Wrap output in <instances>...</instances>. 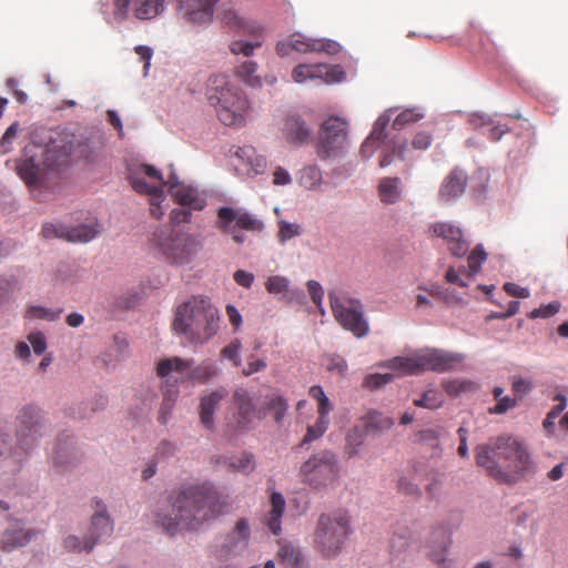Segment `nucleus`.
<instances>
[{"label":"nucleus","instance_id":"1","mask_svg":"<svg viewBox=\"0 0 568 568\" xmlns=\"http://www.w3.org/2000/svg\"><path fill=\"white\" fill-rule=\"evenodd\" d=\"M226 507L225 498L213 484L190 485L172 498L170 513L158 514L155 524L174 536L184 530H197L204 523L219 517Z\"/></svg>","mask_w":568,"mask_h":568},{"label":"nucleus","instance_id":"2","mask_svg":"<svg viewBox=\"0 0 568 568\" xmlns=\"http://www.w3.org/2000/svg\"><path fill=\"white\" fill-rule=\"evenodd\" d=\"M476 465L500 484L514 485L537 471L528 445L518 437L501 435L475 447Z\"/></svg>","mask_w":568,"mask_h":568},{"label":"nucleus","instance_id":"3","mask_svg":"<svg viewBox=\"0 0 568 568\" xmlns=\"http://www.w3.org/2000/svg\"><path fill=\"white\" fill-rule=\"evenodd\" d=\"M129 181L136 193L149 196L150 212L156 220H160L165 212L162 207V203L166 200L163 186H168L170 195L181 206L201 211L206 205V199L197 187L180 181L174 172H170L164 181L162 173L150 164H140L131 169Z\"/></svg>","mask_w":568,"mask_h":568},{"label":"nucleus","instance_id":"4","mask_svg":"<svg viewBox=\"0 0 568 568\" xmlns=\"http://www.w3.org/2000/svg\"><path fill=\"white\" fill-rule=\"evenodd\" d=\"M68 158L65 144H26L16 171L33 193L58 176Z\"/></svg>","mask_w":568,"mask_h":568},{"label":"nucleus","instance_id":"5","mask_svg":"<svg viewBox=\"0 0 568 568\" xmlns=\"http://www.w3.org/2000/svg\"><path fill=\"white\" fill-rule=\"evenodd\" d=\"M219 322L216 307L207 297L197 295L178 306L172 327L190 343L203 344L217 333Z\"/></svg>","mask_w":568,"mask_h":568},{"label":"nucleus","instance_id":"6","mask_svg":"<svg viewBox=\"0 0 568 568\" xmlns=\"http://www.w3.org/2000/svg\"><path fill=\"white\" fill-rule=\"evenodd\" d=\"M207 100L214 106L220 121L227 126H242L250 112L246 97L223 74L209 80Z\"/></svg>","mask_w":568,"mask_h":568},{"label":"nucleus","instance_id":"7","mask_svg":"<svg viewBox=\"0 0 568 568\" xmlns=\"http://www.w3.org/2000/svg\"><path fill=\"white\" fill-rule=\"evenodd\" d=\"M193 359H183L174 356L164 358L156 364V375L162 379L163 405L173 403L179 395V379H173L172 373H184L181 382L206 383L216 375V368L212 363L204 362L196 367H192Z\"/></svg>","mask_w":568,"mask_h":568},{"label":"nucleus","instance_id":"8","mask_svg":"<svg viewBox=\"0 0 568 568\" xmlns=\"http://www.w3.org/2000/svg\"><path fill=\"white\" fill-rule=\"evenodd\" d=\"M352 532L351 516L344 509L320 515L313 535L314 549L323 558H335Z\"/></svg>","mask_w":568,"mask_h":568},{"label":"nucleus","instance_id":"9","mask_svg":"<svg viewBox=\"0 0 568 568\" xmlns=\"http://www.w3.org/2000/svg\"><path fill=\"white\" fill-rule=\"evenodd\" d=\"M151 241L166 261L176 265L187 264L199 246L194 236L175 226L156 229Z\"/></svg>","mask_w":568,"mask_h":568},{"label":"nucleus","instance_id":"10","mask_svg":"<svg viewBox=\"0 0 568 568\" xmlns=\"http://www.w3.org/2000/svg\"><path fill=\"white\" fill-rule=\"evenodd\" d=\"M338 475L337 456L328 449L312 454L298 470L301 481L313 490H322L333 485Z\"/></svg>","mask_w":568,"mask_h":568},{"label":"nucleus","instance_id":"11","mask_svg":"<svg viewBox=\"0 0 568 568\" xmlns=\"http://www.w3.org/2000/svg\"><path fill=\"white\" fill-rule=\"evenodd\" d=\"M332 313L336 322L355 337H365L369 332L368 321L365 318L364 306L357 298L338 296L328 293Z\"/></svg>","mask_w":568,"mask_h":568},{"label":"nucleus","instance_id":"12","mask_svg":"<svg viewBox=\"0 0 568 568\" xmlns=\"http://www.w3.org/2000/svg\"><path fill=\"white\" fill-rule=\"evenodd\" d=\"M425 112L420 106H413L399 110L398 106L386 109L373 124L369 135L364 142H385L390 135V131H400L410 126L422 119Z\"/></svg>","mask_w":568,"mask_h":568},{"label":"nucleus","instance_id":"13","mask_svg":"<svg viewBox=\"0 0 568 568\" xmlns=\"http://www.w3.org/2000/svg\"><path fill=\"white\" fill-rule=\"evenodd\" d=\"M216 226L225 234H230L234 242L242 244L245 236L240 230L261 232L264 223L253 214L230 206H222L217 210Z\"/></svg>","mask_w":568,"mask_h":568},{"label":"nucleus","instance_id":"14","mask_svg":"<svg viewBox=\"0 0 568 568\" xmlns=\"http://www.w3.org/2000/svg\"><path fill=\"white\" fill-rule=\"evenodd\" d=\"M232 153L234 170L239 175L254 178L266 172L267 160L256 152L253 144H237Z\"/></svg>","mask_w":568,"mask_h":568},{"label":"nucleus","instance_id":"15","mask_svg":"<svg viewBox=\"0 0 568 568\" xmlns=\"http://www.w3.org/2000/svg\"><path fill=\"white\" fill-rule=\"evenodd\" d=\"M41 234L49 240L60 239L72 243H85L93 240L99 234V230L93 225L68 227L61 223H44Z\"/></svg>","mask_w":568,"mask_h":568},{"label":"nucleus","instance_id":"16","mask_svg":"<svg viewBox=\"0 0 568 568\" xmlns=\"http://www.w3.org/2000/svg\"><path fill=\"white\" fill-rule=\"evenodd\" d=\"M113 4L116 20L125 19L130 10L138 19H152L164 10V0H113Z\"/></svg>","mask_w":568,"mask_h":568},{"label":"nucleus","instance_id":"17","mask_svg":"<svg viewBox=\"0 0 568 568\" xmlns=\"http://www.w3.org/2000/svg\"><path fill=\"white\" fill-rule=\"evenodd\" d=\"M432 236L443 239L452 255L463 257L469 250V244L464 237L463 231L448 222H436L429 226Z\"/></svg>","mask_w":568,"mask_h":568},{"label":"nucleus","instance_id":"18","mask_svg":"<svg viewBox=\"0 0 568 568\" xmlns=\"http://www.w3.org/2000/svg\"><path fill=\"white\" fill-rule=\"evenodd\" d=\"M113 532V524L106 514V507L102 500H94V514L91 518L89 534L84 539L85 551H91L95 542L108 538Z\"/></svg>","mask_w":568,"mask_h":568},{"label":"nucleus","instance_id":"19","mask_svg":"<svg viewBox=\"0 0 568 568\" xmlns=\"http://www.w3.org/2000/svg\"><path fill=\"white\" fill-rule=\"evenodd\" d=\"M419 354L420 372L433 371L437 373L454 369L464 361V355L442 349H426Z\"/></svg>","mask_w":568,"mask_h":568},{"label":"nucleus","instance_id":"20","mask_svg":"<svg viewBox=\"0 0 568 568\" xmlns=\"http://www.w3.org/2000/svg\"><path fill=\"white\" fill-rule=\"evenodd\" d=\"M344 73L337 67L323 63L298 64L292 72L293 80L303 83L306 80H324V82L339 81Z\"/></svg>","mask_w":568,"mask_h":568},{"label":"nucleus","instance_id":"21","mask_svg":"<svg viewBox=\"0 0 568 568\" xmlns=\"http://www.w3.org/2000/svg\"><path fill=\"white\" fill-rule=\"evenodd\" d=\"M231 407L236 428L246 429L255 415V405L245 388L234 390Z\"/></svg>","mask_w":568,"mask_h":568},{"label":"nucleus","instance_id":"22","mask_svg":"<svg viewBox=\"0 0 568 568\" xmlns=\"http://www.w3.org/2000/svg\"><path fill=\"white\" fill-rule=\"evenodd\" d=\"M19 428L18 436L22 446H28L34 442L36 435L40 428V410L33 405H26L18 416Z\"/></svg>","mask_w":568,"mask_h":568},{"label":"nucleus","instance_id":"23","mask_svg":"<svg viewBox=\"0 0 568 568\" xmlns=\"http://www.w3.org/2000/svg\"><path fill=\"white\" fill-rule=\"evenodd\" d=\"M250 532L248 521L240 518L233 530L224 537L220 549L221 556L227 557L242 551L247 546Z\"/></svg>","mask_w":568,"mask_h":568},{"label":"nucleus","instance_id":"24","mask_svg":"<svg viewBox=\"0 0 568 568\" xmlns=\"http://www.w3.org/2000/svg\"><path fill=\"white\" fill-rule=\"evenodd\" d=\"M219 0H179L184 17L194 23L211 20L213 8Z\"/></svg>","mask_w":568,"mask_h":568},{"label":"nucleus","instance_id":"25","mask_svg":"<svg viewBox=\"0 0 568 568\" xmlns=\"http://www.w3.org/2000/svg\"><path fill=\"white\" fill-rule=\"evenodd\" d=\"M282 138L292 142H305L310 139L312 130L306 122L296 114L287 115L281 124Z\"/></svg>","mask_w":568,"mask_h":568},{"label":"nucleus","instance_id":"26","mask_svg":"<svg viewBox=\"0 0 568 568\" xmlns=\"http://www.w3.org/2000/svg\"><path fill=\"white\" fill-rule=\"evenodd\" d=\"M348 122L339 116H329L320 128V142H344L348 138Z\"/></svg>","mask_w":568,"mask_h":568},{"label":"nucleus","instance_id":"27","mask_svg":"<svg viewBox=\"0 0 568 568\" xmlns=\"http://www.w3.org/2000/svg\"><path fill=\"white\" fill-rule=\"evenodd\" d=\"M33 536L34 532L32 530H24L22 524L14 520L4 530L0 540V547L6 551H11L17 547L27 545Z\"/></svg>","mask_w":568,"mask_h":568},{"label":"nucleus","instance_id":"28","mask_svg":"<svg viewBox=\"0 0 568 568\" xmlns=\"http://www.w3.org/2000/svg\"><path fill=\"white\" fill-rule=\"evenodd\" d=\"M466 184V173L462 170L455 169L444 180L439 190V197L446 202L456 199L465 192Z\"/></svg>","mask_w":568,"mask_h":568},{"label":"nucleus","instance_id":"29","mask_svg":"<svg viewBox=\"0 0 568 568\" xmlns=\"http://www.w3.org/2000/svg\"><path fill=\"white\" fill-rule=\"evenodd\" d=\"M226 396L224 389H216L209 395L201 398L200 402V419L203 426L207 429L214 427V412L220 402Z\"/></svg>","mask_w":568,"mask_h":568},{"label":"nucleus","instance_id":"30","mask_svg":"<svg viewBox=\"0 0 568 568\" xmlns=\"http://www.w3.org/2000/svg\"><path fill=\"white\" fill-rule=\"evenodd\" d=\"M316 39H308L300 33L292 34L286 41L278 42L276 52L281 57L288 55L292 51L301 53L315 52Z\"/></svg>","mask_w":568,"mask_h":568},{"label":"nucleus","instance_id":"31","mask_svg":"<svg viewBox=\"0 0 568 568\" xmlns=\"http://www.w3.org/2000/svg\"><path fill=\"white\" fill-rule=\"evenodd\" d=\"M469 124L474 129H486L488 138L491 140H499L503 135L510 131L513 128L508 123H494V121L486 114L474 113L469 118Z\"/></svg>","mask_w":568,"mask_h":568},{"label":"nucleus","instance_id":"32","mask_svg":"<svg viewBox=\"0 0 568 568\" xmlns=\"http://www.w3.org/2000/svg\"><path fill=\"white\" fill-rule=\"evenodd\" d=\"M271 508L265 517V524L274 535H280L281 519L285 510V499L281 493L273 491L270 499Z\"/></svg>","mask_w":568,"mask_h":568},{"label":"nucleus","instance_id":"33","mask_svg":"<svg viewBox=\"0 0 568 568\" xmlns=\"http://www.w3.org/2000/svg\"><path fill=\"white\" fill-rule=\"evenodd\" d=\"M378 197L384 204H395L402 199V181L399 178H383L377 186Z\"/></svg>","mask_w":568,"mask_h":568},{"label":"nucleus","instance_id":"34","mask_svg":"<svg viewBox=\"0 0 568 568\" xmlns=\"http://www.w3.org/2000/svg\"><path fill=\"white\" fill-rule=\"evenodd\" d=\"M277 559L285 568H306L301 549L286 541L280 542Z\"/></svg>","mask_w":568,"mask_h":568},{"label":"nucleus","instance_id":"35","mask_svg":"<svg viewBox=\"0 0 568 568\" xmlns=\"http://www.w3.org/2000/svg\"><path fill=\"white\" fill-rule=\"evenodd\" d=\"M388 367L400 372L403 375L420 373L419 354L412 357H394L389 361Z\"/></svg>","mask_w":568,"mask_h":568},{"label":"nucleus","instance_id":"36","mask_svg":"<svg viewBox=\"0 0 568 568\" xmlns=\"http://www.w3.org/2000/svg\"><path fill=\"white\" fill-rule=\"evenodd\" d=\"M393 424L394 422L390 417L377 412H371L364 417L366 433H381L389 429Z\"/></svg>","mask_w":568,"mask_h":568},{"label":"nucleus","instance_id":"37","mask_svg":"<svg viewBox=\"0 0 568 568\" xmlns=\"http://www.w3.org/2000/svg\"><path fill=\"white\" fill-rule=\"evenodd\" d=\"M554 400L558 402L550 412L546 415V418L542 422V427L548 436L554 435L555 432V420L557 417L564 412L567 406V398L562 394H558L554 397Z\"/></svg>","mask_w":568,"mask_h":568},{"label":"nucleus","instance_id":"38","mask_svg":"<svg viewBox=\"0 0 568 568\" xmlns=\"http://www.w3.org/2000/svg\"><path fill=\"white\" fill-rule=\"evenodd\" d=\"M266 408L273 414L276 424L281 425L288 409L287 400L280 394L267 396Z\"/></svg>","mask_w":568,"mask_h":568},{"label":"nucleus","instance_id":"39","mask_svg":"<svg viewBox=\"0 0 568 568\" xmlns=\"http://www.w3.org/2000/svg\"><path fill=\"white\" fill-rule=\"evenodd\" d=\"M487 260V253L485 252L481 244L476 245L473 251L469 253L467 258L468 270L465 267L460 268L459 272L462 274L467 273L468 276H471L479 272L481 265Z\"/></svg>","mask_w":568,"mask_h":568},{"label":"nucleus","instance_id":"40","mask_svg":"<svg viewBox=\"0 0 568 568\" xmlns=\"http://www.w3.org/2000/svg\"><path fill=\"white\" fill-rule=\"evenodd\" d=\"M366 436V430L359 427H353L346 435L345 454L348 458L358 454L359 447L363 445Z\"/></svg>","mask_w":568,"mask_h":568},{"label":"nucleus","instance_id":"41","mask_svg":"<svg viewBox=\"0 0 568 568\" xmlns=\"http://www.w3.org/2000/svg\"><path fill=\"white\" fill-rule=\"evenodd\" d=\"M298 182L306 190H315L322 183V172L315 165L305 166L300 172Z\"/></svg>","mask_w":568,"mask_h":568},{"label":"nucleus","instance_id":"42","mask_svg":"<svg viewBox=\"0 0 568 568\" xmlns=\"http://www.w3.org/2000/svg\"><path fill=\"white\" fill-rule=\"evenodd\" d=\"M329 425V418L318 417L314 425H311L306 429V434L302 440V445L310 444L318 438H321L325 432L327 430Z\"/></svg>","mask_w":568,"mask_h":568},{"label":"nucleus","instance_id":"43","mask_svg":"<svg viewBox=\"0 0 568 568\" xmlns=\"http://www.w3.org/2000/svg\"><path fill=\"white\" fill-rule=\"evenodd\" d=\"M413 545V536L409 531L395 532L390 538V550L393 555L406 552Z\"/></svg>","mask_w":568,"mask_h":568},{"label":"nucleus","instance_id":"44","mask_svg":"<svg viewBox=\"0 0 568 568\" xmlns=\"http://www.w3.org/2000/svg\"><path fill=\"white\" fill-rule=\"evenodd\" d=\"M257 65L253 61H245L237 68V75L248 85H261L260 77L256 74Z\"/></svg>","mask_w":568,"mask_h":568},{"label":"nucleus","instance_id":"45","mask_svg":"<svg viewBox=\"0 0 568 568\" xmlns=\"http://www.w3.org/2000/svg\"><path fill=\"white\" fill-rule=\"evenodd\" d=\"M302 234V227L297 223H290L284 220L278 222V233L277 237L281 243H285L286 241L298 236Z\"/></svg>","mask_w":568,"mask_h":568},{"label":"nucleus","instance_id":"46","mask_svg":"<svg viewBox=\"0 0 568 568\" xmlns=\"http://www.w3.org/2000/svg\"><path fill=\"white\" fill-rule=\"evenodd\" d=\"M230 468L234 471L250 474L255 468L253 455L243 453L236 459L230 462Z\"/></svg>","mask_w":568,"mask_h":568},{"label":"nucleus","instance_id":"47","mask_svg":"<svg viewBox=\"0 0 568 568\" xmlns=\"http://www.w3.org/2000/svg\"><path fill=\"white\" fill-rule=\"evenodd\" d=\"M414 404L418 407L436 409L442 406L443 399L436 390L430 389L425 392L422 398L415 399Z\"/></svg>","mask_w":568,"mask_h":568},{"label":"nucleus","instance_id":"48","mask_svg":"<svg viewBox=\"0 0 568 568\" xmlns=\"http://www.w3.org/2000/svg\"><path fill=\"white\" fill-rule=\"evenodd\" d=\"M242 348V343L240 339H233L229 345L222 348L221 354L224 358L231 361L234 366H241L242 362L240 358V351Z\"/></svg>","mask_w":568,"mask_h":568},{"label":"nucleus","instance_id":"49","mask_svg":"<svg viewBox=\"0 0 568 568\" xmlns=\"http://www.w3.org/2000/svg\"><path fill=\"white\" fill-rule=\"evenodd\" d=\"M397 490L413 499H418L422 496L419 487L413 480L404 476L399 477L397 481Z\"/></svg>","mask_w":568,"mask_h":568},{"label":"nucleus","instance_id":"50","mask_svg":"<svg viewBox=\"0 0 568 568\" xmlns=\"http://www.w3.org/2000/svg\"><path fill=\"white\" fill-rule=\"evenodd\" d=\"M61 311H52L42 306H31L28 308L27 315L32 318H41L47 321H55L60 317Z\"/></svg>","mask_w":568,"mask_h":568},{"label":"nucleus","instance_id":"51","mask_svg":"<svg viewBox=\"0 0 568 568\" xmlns=\"http://www.w3.org/2000/svg\"><path fill=\"white\" fill-rule=\"evenodd\" d=\"M288 280L284 276H270L265 283V288L271 294H280L287 291Z\"/></svg>","mask_w":568,"mask_h":568},{"label":"nucleus","instance_id":"52","mask_svg":"<svg viewBox=\"0 0 568 568\" xmlns=\"http://www.w3.org/2000/svg\"><path fill=\"white\" fill-rule=\"evenodd\" d=\"M325 367L328 372L344 374L347 371L346 361L339 355H326L324 357Z\"/></svg>","mask_w":568,"mask_h":568},{"label":"nucleus","instance_id":"53","mask_svg":"<svg viewBox=\"0 0 568 568\" xmlns=\"http://www.w3.org/2000/svg\"><path fill=\"white\" fill-rule=\"evenodd\" d=\"M394 378L393 374H371L365 377L364 386L367 388H378L381 386H384L388 383H390Z\"/></svg>","mask_w":568,"mask_h":568},{"label":"nucleus","instance_id":"54","mask_svg":"<svg viewBox=\"0 0 568 568\" xmlns=\"http://www.w3.org/2000/svg\"><path fill=\"white\" fill-rule=\"evenodd\" d=\"M307 290L311 295V298L313 303L320 308V312L323 314L324 310L322 307L324 291L321 284L316 281H308L307 282Z\"/></svg>","mask_w":568,"mask_h":568},{"label":"nucleus","instance_id":"55","mask_svg":"<svg viewBox=\"0 0 568 568\" xmlns=\"http://www.w3.org/2000/svg\"><path fill=\"white\" fill-rule=\"evenodd\" d=\"M28 342L31 344L33 352L38 355L42 354L47 348L45 336L41 332L29 334Z\"/></svg>","mask_w":568,"mask_h":568},{"label":"nucleus","instance_id":"56","mask_svg":"<svg viewBox=\"0 0 568 568\" xmlns=\"http://www.w3.org/2000/svg\"><path fill=\"white\" fill-rule=\"evenodd\" d=\"M255 47H260V43L254 44L251 42L233 41L230 45V49L234 54L242 53L245 57H248L253 53Z\"/></svg>","mask_w":568,"mask_h":568},{"label":"nucleus","instance_id":"57","mask_svg":"<svg viewBox=\"0 0 568 568\" xmlns=\"http://www.w3.org/2000/svg\"><path fill=\"white\" fill-rule=\"evenodd\" d=\"M176 447L169 440H161L156 447L155 457L158 459H168L175 454Z\"/></svg>","mask_w":568,"mask_h":568},{"label":"nucleus","instance_id":"58","mask_svg":"<svg viewBox=\"0 0 568 568\" xmlns=\"http://www.w3.org/2000/svg\"><path fill=\"white\" fill-rule=\"evenodd\" d=\"M341 50V45L333 40H316L315 52H326L328 54H336Z\"/></svg>","mask_w":568,"mask_h":568},{"label":"nucleus","instance_id":"59","mask_svg":"<svg viewBox=\"0 0 568 568\" xmlns=\"http://www.w3.org/2000/svg\"><path fill=\"white\" fill-rule=\"evenodd\" d=\"M518 399L511 398L509 396H504L499 398L498 403L494 408L490 409V413L493 414H504L510 408H514L517 406Z\"/></svg>","mask_w":568,"mask_h":568},{"label":"nucleus","instance_id":"60","mask_svg":"<svg viewBox=\"0 0 568 568\" xmlns=\"http://www.w3.org/2000/svg\"><path fill=\"white\" fill-rule=\"evenodd\" d=\"M266 366H267V364L264 359L255 358V357L251 356L247 361V366L245 368H243L242 373L245 376H250L254 373L264 371L266 368Z\"/></svg>","mask_w":568,"mask_h":568},{"label":"nucleus","instance_id":"61","mask_svg":"<svg viewBox=\"0 0 568 568\" xmlns=\"http://www.w3.org/2000/svg\"><path fill=\"white\" fill-rule=\"evenodd\" d=\"M471 383L465 381H450L445 384L446 392L452 396H457L463 392H466L470 387Z\"/></svg>","mask_w":568,"mask_h":568},{"label":"nucleus","instance_id":"62","mask_svg":"<svg viewBox=\"0 0 568 568\" xmlns=\"http://www.w3.org/2000/svg\"><path fill=\"white\" fill-rule=\"evenodd\" d=\"M558 311H559V305L556 303H550V304L541 306L539 308H535L530 313V317L531 318H538V317L547 318V317L555 315Z\"/></svg>","mask_w":568,"mask_h":568},{"label":"nucleus","instance_id":"63","mask_svg":"<svg viewBox=\"0 0 568 568\" xmlns=\"http://www.w3.org/2000/svg\"><path fill=\"white\" fill-rule=\"evenodd\" d=\"M191 219V210L187 207L174 209L170 213V220L173 224L186 223Z\"/></svg>","mask_w":568,"mask_h":568},{"label":"nucleus","instance_id":"64","mask_svg":"<svg viewBox=\"0 0 568 568\" xmlns=\"http://www.w3.org/2000/svg\"><path fill=\"white\" fill-rule=\"evenodd\" d=\"M233 278L237 285L250 288L253 284L254 275L244 270H237L234 273Z\"/></svg>","mask_w":568,"mask_h":568}]
</instances>
